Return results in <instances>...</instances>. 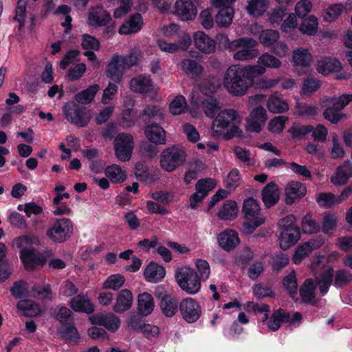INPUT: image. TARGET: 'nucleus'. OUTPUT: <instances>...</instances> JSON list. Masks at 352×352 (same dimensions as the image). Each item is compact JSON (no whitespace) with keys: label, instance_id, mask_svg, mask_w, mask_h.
<instances>
[{"label":"nucleus","instance_id":"31","mask_svg":"<svg viewBox=\"0 0 352 352\" xmlns=\"http://www.w3.org/2000/svg\"><path fill=\"white\" fill-rule=\"evenodd\" d=\"M292 60L294 67L307 68L313 62V56L308 49L298 47L293 52Z\"/></svg>","mask_w":352,"mask_h":352},{"label":"nucleus","instance_id":"33","mask_svg":"<svg viewBox=\"0 0 352 352\" xmlns=\"http://www.w3.org/2000/svg\"><path fill=\"white\" fill-rule=\"evenodd\" d=\"M133 300V294L130 290L126 289L121 290L118 294L113 310L118 313L126 311L131 308Z\"/></svg>","mask_w":352,"mask_h":352},{"label":"nucleus","instance_id":"7","mask_svg":"<svg viewBox=\"0 0 352 352\" xmlns=\"http://www.w3.org/2000/svg\"><path fill=\"white\" fill-rule=\"evenodd\" d=\"M199 91L203 95H204V97H197L198 93H192V100L196 104H201V109L207 117L214 118L217 111L221 109V106L217 100L210 96V94L215 91L214 85L210 84L208 87H206L204 83H201L199 87Z\"/></svg>","mask_w":352,"mask_h":352},{"label":"nucleus","instance_id":"35","mask_svg":"<svg viewBox=\"0 0 352 352\" xmlns=\"http://www.w3.org/2000/svg\"><path fill=\"white\" fill-rule=\"evenodd\" d=\"M155 307L154 299L151 294L144 292L138 296V309L142 316L151 314Z\"/></svg>","mask_w":352,"mask_h":352},{"label":"nucleus","instance_id":"13","mask_svg":"<svg viewBox=\"0 0 352 352\" xmlns=\"http://www.w3.org/2000/svg\"><path fill=\"white\" fill-rule=\"evenodd\" d=\"M179 308L182 318L188 323L197 321L201 315L199 304L192 298L183 299L179 303Z\"/></svg>","mask_w":352,"mask_h":352},{"label":"nucleus","instance_id":"57","mask_svg":"<svg viewBox=\"0 0 352 352\" xmlns=\"http://www.w3.org/2000/svg\"><path fill=\"white\" fill-rule=\"evenodd\" d=\"M345 7L342 3H335L328 7L324 14V20L331 22L336 20L344 11Z\"/></svg>","mask_w":352,"mask_h":352},{"label":"nucleus","instance_id":"10","mask_svg":"<svg viewBox=\"0 0 352 352\" xmlns=\"http://www.w3.org/2000/svg\"><path fill=\"white\" fill-rule=\"evenodd\" d=\"M72 230L73 224L69 219H56L47 230L46 235L54 242L62 243L70 237Z\"/></svg>","mask_w":352,"mask_h":352},{"label":"nucleus","instance_id":"56","mask_svg":"<svg viewBox=\"0 0 352 352\" xmlns=\"http://www.w3.org/2000/svg\"><path fill=\"white\" fill-rule=\"evenodd\" d=\"M312 131L313 126L311 125H302L297 122L294 123L289 129V132L294 139H301Z\"/></svg>","mask_w":352,"mask_h":352},{"label":"nucleus","instance_id":"36","mask_svg":"<svg viewBox=\"0 0 352 352\" xmlns=\"http://www.w3.org/2000/svg\"><path fill=\"white\" fill-rule=\"evenodd\" d=\"M300 232L299 228L289 229L282 231L280 237V246L283 250H287L294 245L300 239Z\"/></svg>","mask_w":352,"mask_h":352},{"label":"nucleus","instance_id":"3","mask_svg":"<svg viewBox=\"0 0 352 352\" xmlns=\"http://www.w3.org/2000/svg\"><path fill=\"white\" fill-rule=\"evenodd\" d=\"M333 277V270L328 268L316 278V283L311 278L307 279L300 288V294L303 302L315 304L317 302L315 293L316 285L318 286L321 294L324 296L331 285Z\"/></svg>","mask_w":352,"mask_h":352},{"label":"nucleus","instance_id":"14","mask_svg":"<svg viewBox=\"0 0 352 352\" xmlns=\"http://www.w3.org/2000/svg\"><path fill=\"white\" fill-rule=\"evenodd\" d=\"M85 107H80L74 102H69L63 107L66 120L80 126H84L87 123V120L85 119Z\"/></svg>","mask_w":352,"mask_h":352},{"label":"nucleus","instance_id":"18","mask_svg":"<svg viewBox=\"0 0 352 352\" xmlns=\"http://www.w3.org/2000/svg\"><path fill=\"white\" fill-rule=\"evenodd\" d=\"M257 63V65H251V67L255 68L253 69L255 76L264 74L267 68L278 69L282 65L278 58L267 52L258 58Z\"/></svg>","mask_w":352,"mask_h":352},{"label":"nucleus","instance_id":"30","mask_svg":"<svg viewBox=\"0 0 352 352\" xmlns=\"http://www.w3.org/2000/svg\"><path fill=\"white\" fill-rule=\"evenodd\" d=\"M352 177V164L346 161L337 168L336 173L331 177V182L334 185H344Z\"/></svg>","mask_w":352,"mask_h":352},{"label":"nucleus","instance_id":"41","mask_svg":"<svg viewBox=\"0 0 352 352\" xmlns=\"http://www.w3.org/2000/svg\"><path fill=\"white\" fill-rule=\"evenodd\" d=\"M104 173L112 182L121 183L126 179L125 169L117 164L107 166L104 169Z\"/></svg>","mask_w":352,"mask_h":352},{"label":"nucleus","instance_id":"37","mask_svg":"<svg viewBox=\"0 0 352 352\" xmlns=\"http://www.w3.org/2000/svg\"><path fill=\"white\" fill-rule=\"evenodd\" d=\"M286 200L288 204L293 203L296 199L305 195L306 188L300 182H292L287 184L285 188Z\"/></svg>","mask_w":352,"mask_h":352},{"label":"nucleus","instance_id":"50","mask_svg":"<svg viewBox=\"0 0 352 352\" xmlns=\"http://www.w3.org/2000/svg\"><path fill=\"white\" fill-rule=\"evenodd\" d=\"M61 337L69 343L76 344L80 339V335L73 325H63L59 330Z\"/></svg>","mask_w":352,"mask_h":352},{"label":"nucleus","instance_id":"16","mask_svg":"<svg viewBox=\"0 0 352 352\" xmlns=\"http://www.w3.org/2000/svg\"><path fill=\"white\" fill-rule=\"evenodd\" d=\"M190 55V58H185L180 61L179 67L186 75L193 78H199L205 72L204 67L197 60L192 58L193 57H198L199 53L191 51Z\"/></svg>","mask_w":352,"mask_h":352},{"label":"nucleus","instance_id":"48","mask_svg":"<svg viewBox=\"0 0 352 352\" xmlns=\"http://www.w3.org/2000/svg\"><path fill=\"white\" fill-rule=\"evenodd\" d=\"M10 292L15 298H22L32 296L31 289L29 290L28 283L23 280L14 283L10 289Z\"/></svg>","mask_w":352,"mask_h":352},{"label":"nucleus","instance_id":"19","mask_svg":"<svg viewBox=\"0 0 352 352\" xmlns=\"http://www.w3.org/2000/svg\"><path fill=\"white\" fill-rule=\"evenodd\" d=\"M175 14L184 21L194 19L197 14V9L192 0H177L175 4Z\"/></svg>","mask_w":352,"mask_h":352},{"label":"nucleus","instance_id":"44","mask_svg":"<svg viewBox=\"0 0 352 352\" xmlns=\"http://www.w3.org/2000/svg\"><path fill=\"white\" fill-rule=\"evenodd\" d=\"M140 118L144 122H149L151 120L160 121L163 118V111L157 105L148 104L143 110Z\"/></svg>","mask_w":352,"mask_h":352},{"label":"nucleus","instance_id":"27","mask_svg":"<svg viewBox=\"0 0 352 352\" xmlns=\"http://www.w3.org/2000/svg\"><path fill=\"white\" fill-rule=\"evenodd\" d=\"M143 19L140 14H133L119 28L120 34H131L139 32L143 26Z\"/></svg>","mask_w":352,"mask_h":352},{"label":"nucleus","instance_id":"5","mask_svg":"<svg viewBox=\"0 0 352 352\" xmlns=\"http://www.w3.org/2000/svg\"><path fill=\"white\" fill-rule=\"evenodd\" d=\"M258 42L250 37L234 40L228 43V49L234 52L233 58L239 61H248L258 56Z\"/></svg>","mask_w":352,"mask_h":352},{"label":"nucleus","instance_id":"47","mask_svg":"<svg viewBox=\"0 0 352 352\" xmlns=\"http://www.w3.org/2000/svg\"><path fill=\"white\" fill-rule=\"evenodd\" d=\"M234 9L232 6L220 8L216 17V23L220 27L229 26L233 19Z\"/></svg>","mask_w":352,"mask_h":352},{"label":"nucleus","instance_id":"40","mask_svg":"<svg viewBox=\"0 0 352 352\" xmlns=\"http://www.w3.org/2000/svg\"><path fill=\"white\" fill-rule=\"evenodd\" d=\"M298 30L303 34L315 35L318 30V20L314 15H309L302 21Z\"/></svg>","mask_w":352,"mask_h":352},{"label":"nucleus","instance_id":"20","mask_svg":"<svg viewBox=\"0 0 352 352\" xmlns=\"http://www.w3.org/2000/svg\"><path fill=\"white\" fill-rule=\"evenodd\" d=\"M267 110L274 114H280L289 109L288 101L276 91L267 96L265 102Z\"/></svg>","mask_w":352,"mask_h":352},{"label":"nucleus","instance_id":"2","mask_svg":"<svg viewBox=\"0 0 352 352\" xmlns=\"http://www.w3.org/2000/svg\"><path fill=\"white\" fill-rule=\"evenodd\" d=\"M242 116L233 109H226L219 111L214 118L211 125V132L214 137L230 140L242 135L239 125Z\"/></svg>","mask_w":352,"mask_h":352},{"label":"nucleus","instance_id":"15","mask_svg":"<svg viewBox=\"0 0 352 352\" xmlns=\"http://www.w3.org/2000/svg\"><path fill=\"white\" fill-rule=\"evenodd\" d=\"M126 68L124 56L116 54L107 66L106 75L109 78L118 83L121 81Z\"/></svg>","mask_w":352,"mask_h":352},{"label":"nucleus","instance_id":"29","mask_svg":"<svg viewBox=\"0 0 352 352\" xmlns=\"http://www.w3.org/2000/svg\"><path fill=\"white\" fill-rule=\"evenodd\" d=\"M144 275L148 282L155 283L164 278L166 270L162 265L151 262L145 268Z\"/></svg>","mask_w":352,"mask_h":352},{"label":"nucleus","instance_id":"43","mask_svg":"<svg viewBox=\"0 0 352 352\" xmlns=\"http://www.w3.org/2000/svg\"><path fill=\"white\" fill-rule=\"evenodd\" d=\"M17 308L27 317H34L42 311L40 306L31 300H23L17 303Z\"/></svg>","mask_w":352,"mask_h":352},{"label":"nucleus","instance_id":"39","mask_svg":"<svg viewBox=\"0 0 352 352\" xmlns=\"http://www.w3.org/2000/svg\"><path fill=\"white\" fill-rule=\"evenodd\" d=\"M269 7L268 0H248L246 10L253 16L263 15Z\"/></svg>","mask_w":352,"mask_h":352},{"label":"nucleus","instance_id":"64","mask_svg":"<svg viewBox=\"0 0 352 352\" xmlns=\"http://www.w3.org/2000/svg\"><path fill=\"white\" fill-rule=\"evenodd\" d=\"M216 186L217 182L214 179H202L197 182L196 190L206 197L208 192L214 189Z\"/></svg>","mask_w":352,"mask_h":352},{"label":"nucleus","instance_id":"58","mask_svg":"<svg viewBox=\"0 0 352 352\" xmlns=\"http://www.w3.org/2000/svg\"><path fill=\"white\" fill-rule=\"evenodd\" d=\"M313 8V3L310 0H299L294 7V14L298 18L306 17Z\"/></svg>","mask_w":352,"mask_h":352},{"label":"nucleus","instance_id":"59","mask_svg":"<svg viewBox=\"0 0 352 352\" xmlns=\"http://www.w3.org/2000/svg\"><path fill=\"white\" fill-rule=\"evenodd\" d=\"M316 201L320 206L325 208H331L340 204L338 197L331 192L320 193L316 198Z\"/></svg>","mask_w":352,"mask_h":352},{"label":"nucleus","instance_id":"55","mask_svg":"<svg viewBox=\"0 0 352 352\" xmlns=\"http://www.w3.org/2000/svg\"><path fill=\"white\" fill-rule=\"evenodd\" d=\"M240 172L234 168L230 171L225 179V186L229 192L234 190L241 184Z\"/></svg>","mask_w":352,"mask_h":352},{"label":"nucleus","instance_id":"12","mask_svg":"<svg viewBox=\"0 0 352 352\" xmlns=\"http://www.w3.org/2000/svg\"><path fill=\"white\" fill-rule=\"evenodd\" d=\"M267 120L266 109L259 105L254 108L245 120V128L248 131L259 133Z\"/></svg>","mask_w":352,"mask_h":352},{"label":"nucleus","instance_id":"1","mask_svg":"<svg viewBox=\"0 0 352 352\" xmlns=\"http://www.w3.org/2000/svg\"><path fill=\"white\" fill-rule=\"evenodd\" d=\"M251 65L230 66L223 76L225 89L234 96H244L254 82L255 75Z\"/></svg>","mask_w":352,"mask_h":352},{"label":"nucleus","instance_id":"6","mask_svg":"<svg viewBox=\"0 0 352 352\" xmlns=\"http://www.w3.org/2000/svg\"><path fill=\"white\" fill-rule=\"evenodd\" d=\"M242 211L245 219L243 223L244 233L252 234L256 228L265 223V218L261 214L259 204L254 198L250 197L243 201Z\"/></svg>","mask_w":352,"mask_h":352},{"label":"nucleus","instance_id":"63","mask_svg":"<svg viewBox=\"0 0 352 352\" xmlns=\"http://www.w3.org/2000/svg\"><path fill=\"white\" fill-rule=\"evenodd\" d=\"M195 265L199 274L198 278L201 280H206L210 274V268L208 262L205 259L197 258Z\"/></svg>","mask_w":352,"mask_h":352},{"label":"nucleus","instance_id":"51","mask_svg":"<svg viewBox=\"0 0 352 352\" xmlns=\"http://www.w3.org/2000/svg\"><path fill=\"white\" fill-rule=\"evenodd\" d=\"M287 120L288 118L286 116H275L269 121L267 124V129L272 133H280L283 131L285 123Z\"/></svg>","mask_w":352,"mask_h":352},{"label":"nucleus","instance_id":"38","mask_svg":"<svg viewBox=\"0 0 352 352\" xmlns=\"http://www.w3.org/2000/svg\"><path fill=\"white\" fill-rule=\"evenodd\" d=\"M99 89L100 87L98 85H91L87 89L76 94L74 96L75 100L82 104H90L94 100L96 94Z\"/></svg>","mask_w":352,"mask_h":352},{"label":"nucleus","instance_id":"46","mask_svg":"<svg viewBox=\"0 0 352 352\" xmlns=\"http://www.w3.org/2000/svg\"><path fill=\"white\" fill-rule=\"evenodd\" d=\"M160 309L162 313L167 317H172L177 310V303L173 297L165 294L160 302Z\"/></svg>","mask_w":352,"mask_h":352},{"label":"nucleus","instance_id":"22","mask_svg":"<svg viewBox=\"0 0 352 352\" xmlns=\"http://www.w3.org/2000/svg\"><path fill=\"white\" fill-rule=\"evenodd\" d=\"M289 318V315L284 310L279 309L272 313L269 320L267 314H265L261 320V323L265 324L268 330L276 331L280 327L282 323L288 321Z\"/></svg>","mask_w":352,"mask_h":352},{"label":"nucleus","instance_id":"45","mask_svg":"<svg viewBox=\"0 0 352 352\" xmlns=\"http://www.w3.org/2000/svg\"><path fill=\"white\" fill-rule=\"evenodd\" d=\"M238 208L234 201H227L218 212V216L223 220H232L237 216Z\"/></svg>","mask_w":352,"mask_h":352},{"label":"nucleus","instance_id":"21","mask_svg":"<svg viewBox=\"0 0 352 352\" xmlns=\"http://www.w3.org/2000/svg\"><path fill=\"white\" fill-rule=\"evenodd\" d=\"M193 41L195 47L204 54H211L216 50L215 41L204 32H195Z\"/></svg>","mask_w":352,"mask_h":352},{"label":"nucleus","instance_id":"42","mask_svg":"<svg viewBox=\"0 0 352 352\" xmlns=\"http://www.w3.org/2000/svg\"><path fill=\"white\" fill-rule=\"evenodd\" d=\"M95 323L103 326L111 331H116L120 325L119 318L112 314L101 315L95 318Z\"/></svg>","mask_w":352,"mask_h":352},{"label":"nucleus","instance_id":"49","mask_svg":"<svg viewBox=\"0 0 352 352\" xmlns=\"http://www.w3.org/2000/svg\"><path fill=\"white\" fill-rule=\"evenodd\" d=\"M38 242V239L36 236L22 235L14 238L12 240V245L16 248L23 250H29L32 244Z\"/></svg>","mask_w":352,"mask_h":352},{"label":"nucleus","instance_id":"9","mask_svg":"<svg viewBox=\"0 0 352 352\" xmlns=\"http://www.w3.org/2000/svg\"><path fill=\"white\" fill-rule=\"evenodd\" d=\"M87 24L94 28L106 26L107 33L111 36L114 33V23L110 14L102 6H92L87 14Z\"/></svg>","mask_w":352,"mask_h":352},{"label":"nucleus","instance_id":"28","mask_svg":"<svg viewBox=\"0 0 352 352\" xmlns=\"http://www.w3.org/2000/svg\"><path fill=\"white\" fill-rule=\"evenodd\" d=\"M262 199L265 206L270 208L275 205L280 198L278 186L274 182H270L262 190Z\"/></svg>","mask_w":352,"mask_h":352},{"label":"nucleus","instance_id":"60","mask_svg":"<svg viewBox=\"0 0 352 352\" xmlns=\"http://www.w3.org/2000/svg\"><path fill=\"white\" fill-rule=\"evenodd\" d=\"M31 294L32 297H37L39 299H51L52 292L49 285L41 286L38 284H34L31 287Z\"/></svg>","mask_w":352,"mask_h":352},{"label":"nucleus","instance_id":"52","mask_svg":"<svg viewBox=\"0 0 352 352\" xmlns=\"http://www.w3.org/2000/svg\"><path fill=\"white\" fill-rule=\"evenodd\" d=\"M279 38V33L273 30H263L260 35V42L265 47H272Z\"/></svg>","mask_w":352,"mask_h":352},{"label":"nucleus","instance_id":"61","mask_svg":"<svg viewBox=\"0 0 352 352\" xmlns=\"http://www.w3.org/2000/svg\"><path fill=\"white\" fill-rule=\"evenodd\" d=\"M296 113L300 117H313L318 114L319 109L309 104L297 103Z\"/></svg>","mask_w":352,"mask_h":352},{"label":"nucleus","instance_id":"24","mask_svg":"<svg viewBox=\"0 0 352 352\" xmlns=\"http://www.w3.org/2000/svg\"><path fill=\"white\" fill-rule=\"evenodd\" d=\"M219 245L226 251H230L239 243L237 233L232 230H226L217 236Z\"/></svg>","mask_w":352,"mask_h":352},{"label":"nucleus","instance_id":"26","mask_svg":"<svg viewBox=\"0 0 352 352\" xmlns=\"http://www.w3.org/2000/svg\"><path fill=\"white\" fill-rule=\"evenodd\" d=\"M341 69V63L338 59L331 57H324L320 59L316 65V70L323 75L338 72Z\"/></svg>","mask_w":352,"mask_h":352},{"label":"nucleus","instance_id":"54","mask_svg":"<svg viewBox=\"0 0 352 352\" xmlns=\"http://www.w3.org/2000/svg\"><path fill=\"white\" fill-rule=\"evenodd\" d=\"M338 222V217L336 214L331 213L325 214L323 216L322 229V231L329 235H331L336 230Z\"/></svg>","mask_w":352,"mask_h":352},{"label":"nucleus","instance_id":"32","mask_svg":"<svg viewBox=\"0 0 352 352\" xmlns=\"http://www.w3.org/2000/svg\"><path fill=\"white\" fill-rule=\"evenodd\" d=\"M146 137L153 143L164 144L166 143L165 131L157 124H148L145 127Z\"/></svg>","mask_w":352,"mask_h":352},{"label":"nucleus","instance_id":"34","mask_svg":"<svg viewBox=\"0 0 352 352\" xmlns=\"http://www.w3.org/2000/svg\"><path fill=\"white\" fill-rule=\"evenodd\" d=\"M70 307L77 312L90 314L94 311V305L85 295L79 294L70 301Z\"/></svg>","mask_w":352,"mask_h":352},{"label":"nucleus","instance_id":"17","mask_svg":"<svg viewBox=\"0 0 352 352\" xmlns=\"http://www.w3.org/2000/svg\"><path fill=\"white\" fill-rule=\"evenodd\" d=\"M20 258L25 269L28 270L39 269L45 263L44 256L33 248L20 251Z\"/></svg>","mask_w":352,"mask_h":352},{"label":"nucleus","instance_id":"11","mask_svg":"<svg viewBox=\"0 0 352 352\" xmlns=\"http://www.w3.org/2000/svg\"><path fill=\"white\" fill-rule=\"evenodd\" d=\"M113 144L115 154L118 160L129 161L134 148L133 137L129 133H120L115 138Z\"/></svg>","mask_w":352,"mask_h":352},{"label":"nucleus","instance_id":"23","mask_svg":"<svg viewBox=\"0 0 352 352\" xmlns=\"http://www.w3.org/2000/svg\"><path fill=\"white\" fill-rule=\"evenodd\" d=\"M324 240L322 238L310 240L299 247L295 252L293 256V261L297 264L305 258L312 250H316L322 246Z\"/></svg>","mask_w":352,"mask_h":352},{"label":"nucleus","instance_id":"53","mask_svg":"<svg viewBox=\"0 0 352 352\" xmlns=\"http://www.w3.org/2000/svg\"><path fill=\"white\" fill-rule=\"evenodd\" d=\"M125 278L120 274L109 276L103 283L102 287L113 290L119 289L124 283Z\"/></svg>","mask_w":352,"mask_h":352},{"label":"nucleus","instance_id":"62","mask_svg":"<svg viewBox=\"0 0 352 352\" xmlns=\"http://www.w3.org/2000/svg\"><path fill=\"white\" fill-rule=\"evenodd\" d=\"M187 108V103L183 96H176L170 102L169 109L172 114L179 115L184 113Z\"/></svg>","mask_w":352,"mask_h":352},{"label":"nucleus","instance_id":"8","mask_svg":"<svg viewBox=\"0 0 352 352\" xmlns=\"http://www.w3.org/2000/svg\"><path fill=\"white\" fill-rule=\"evenodd\" d=\"M175 277L180 288L189 294H195L201 289V280L195 270L190 267L178 268Z\"/></svg>","mask_w":352,"mask_h":352},{"label":"nucleus","instance_id":"25","mask_svg":"<svg viewBox=\"0 0 352 352\" xmlns=\"http://www.w3.org/2000/svg\"><path fill=\"white\" fill-rule=\"evenodd\" d=\"M130 89L131 91L140 94L150 92L153 89V85L149 76L139 75L130 81Z\"/></svg>","mask_w":352,"mask_h":352},{"label":"nucleus","instance_id":"4","mask_svg":"<svg viewBox=\"0 0 352 352\" xmlns=\"http://www.w3.org/2000/svg\"><path fill=\"white\" fill-rule=\"evenodd\" d=\"M187 154L180 146H172L164 149L159 156L160 166L165 172L172 173L185 164Z\"/></svg>","mask_w":352,"mask_h":352}]
</instances>
